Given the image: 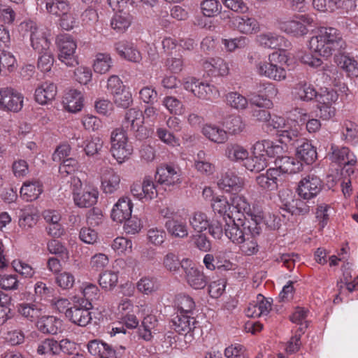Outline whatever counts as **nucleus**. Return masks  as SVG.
<instances>
[{"instance_id":"9d476101","label":"nucleus","mask_w":358,"mask_h":358,"mask_svg":"<svg viewBox=\"0 0 358 358\" xmlns=\"http://www.w3.org/2000/svg\"><path fill=\"white\" fill-rule=\"evenodd\" d=\"M228 220H225L224 234L226 236L234 243L238 244L243 240V237L247 235L248 229H251L253 227L252 222H243L240 218L236 222L232 217L227 214Z\"/></svg>"},{"instance_id":"bf43d9fd","label":"nucleus","mask_w":358,"mask_h":358,"mask_svg":"<svg viewBox=\"0 0 358 358\" xmlns=\"http://www.w3.org/2000/svg\"><path fill=\"white\" fill-rule=\"evenodd\" d=\"M222 43L227 52H234L236 49H243L249 43V39L245 36H239L234 38H223Z\"/></svg>"},{"instance_id":"39448f33","label":"nucleus","mask_w":358,"mask_h":358,"mask_svg":"<svg viewBox=\"0 0 358 358\" xmlns=\"http://www.w3.org/2000/svg\"><path fill=\"white\" fill-rule=\"evenodd\" d=\"M314 20L309 15H297L291 20H279L278 28L287 34L301 37L308 32V26L312 25Z\"/></svg>"},{"instance_id":"423d86ee","label":"nucleus","mask_w":358,"mask_h":358,"mask_svg":"<svg viewBox=\"0 0 358 358\" xmlns=\"http://www.w3.org/2000/svg\"><path fill=\"white\" fill-rule=\"evenodd\" d=\"M113 157L119 164H122L132 154V146L128 143L127 136L122 129H114L110 135Z\"/></svg>"},{"instance_id":"1a4fd4ad","label":"nucleus","mask_w":358,"mask_h":358,"mask_svg":"<svg viewBox=\"0 0 358 358\" xmlns=\"http://www.w3.org/2000/svg\"><path fill=\"white\" fill-rule=\"evenodd\" d=\"M23 96L16 90L10 87L0 88V109L17 113L23 107Z\"/></svg>"},{"instance_id":"a18cd8bd","label":"nucleus","mask_w":358,"mask_h":358,"mask_svg":"<svg viewBox=\"0 0 358 358\" xmlns=\"http://www.w3.org/2000/svg\"><path fill=\"white\" fill-rule=\"evenodd\" d=\"M131 17L127 13L119 11L111 19L110 26L118 33L124 32L131 25Z\"/></svg>"},{"instance_id":"4d7b16f0","label":"nucleus","mask_w":358,"mask_h":358,"mask_svg":"<svg viewBox=\"0 0 358 358\" xmlns=\"http://www.w3.org/2000/svg\"><path fill=\"white\" fill-rule=\"evenodd\" d=\"M200 8L205 17H213L222 10V5L217 0H203L200 3Z\"/></svg>"},{"instance_id":"79ce46f5","label":"nucleus","mask_w":358,"mask_h":358,"mask_svg":"<svg viewBox=\"0 0 358 358\" xmlns=\"http://www.w3.org/2000/svg\"><path fill=\"white\" fill-rule=\"evenodd\" d=\"M202 133L210 141L217 143H223L228 138L227 131L215 125L206 124L202 129Z\"/></svg>"},{"instance_id":"bb28decb","label":"nucleus","mask_w":358,"mask_h":358,"mask_svg":"<svg viewBox=\"0 0 358 358\" xmlns=\"http://www.w3.org/2000/svg\"><path fill=\"white\" fill-rule=\"evenodd\" d=\"M203 69L211 76H224L229 73L228 64L222 58H210L203 64Z\"/></svg>"},{"instance_id":"de8ad7c7","label":"nucleus","mask_w":358,"mask_h":358,"mask_svg":"<svg viewBox=\"0 0 358 358\" xmlns=\"http://www.w3.org/2000/svg\"><path fill=\"white\" fill-rule=\"evenodd\" d=\"M294 96L301 101H309L316 97L317 92L310 84L299 83L295 87Z\"/></svg>"},{"instance_id":"f257e3e1","label":"nucleus","mask_w":358,"mask_h":358,"mask_svg":"<svg viewBox=\"0 0 358 358\" xmlns=\"http://www.w3.org/2000/svg\"><path fill=\"white\" fill-rule=\"evenodd\" d=\"M309 48L319 56L328 58L335 52L345 50L346 43L338 29L334 27H321L310 38Z\"/></svg>"},{"instance_id":"6e6552de","label":"nucleus","mask_w":358,"mask_h":358,"mask_svg":"<svg viewBox=\"0 0 358 358\" xmlns=\"http://www.w3.org/2000/svg\"><path fill=\"white\" fill-rule=\"evenodd\" d=\"M183 85L186 90L201 99L213 100L220 96V92L215 86L201 82L195 78H187Z\"/></svg>"},{"instance_id":"dca6fc26","label":"nucleus","mask_w":358,"mask_h":358,"mask_svg":"<svg viewBox=\"0 0 358 358\" xmlns=\"http://www.w3.org/2000/svg\"><path fill=\"white\" fill-rule=\"evenodd\" d=\"M231 27L246 35L255 34L260 31V25L257 19L248 15H237L232 17Z\"/></svg>"},{"instance_id":"58836bf2","label":"nucleus","mask_w":358,"mask_h":358,"mask_svg":"<svg viewBox=\"0 0 358 358\" xmlns=\"http://www.w3.org/2000/svg\"><path fill=\"white\" fill-rule=\"evenodd\" d=\"M279 176L278 169H269L265 174L257 177L258 185L264 189L273 190L277 187V180Z\"/></svg>"},{"instance_id":"ddd939ff","label":"nucleus","mask_w":358,"mask_h":358,"mask_svg":"<svg viewBox=\"0 0 358 358\" xmlns=\"http://www.w3.org/2000/svg\"><path fill=\"white\" fill-rule=\"evenodd\" d=\"M256 41L261 47L268 49H279L285 52V48L290 47V42L283 36L271 31H266L256 36Z\"/></svg>"},{"instance_id":"e2e57ef3","label":"nucleus","mask_w":358,"mask_h":358,"mask_svg":"<svg viewBox=\"0 0 358 358\" xmlns=\"http://www.w3.org/2000/svg\"><path fill=\"white\" fill-rule=\"evenodd\" d=\"M103 141L101 137L93 136L85 141L84 151L87 156H94L101 150Z\"/></svg>"},{"instance_id":"72a5a7b5","label":"nucleus","mask_w":358,"mask_h":358,"mask_svg":"<svg viewBox=\"0 0 358 358\" xmlns=\"http://www.w3.org/2000/svg\"><path fill=\"white\" fill-rule=\"evenodd\" d=\"M36 353L42 358H55L59 355L57 341L51 338L40 341L36 346Z\"/></svg>"},{"instance_id":"2f4dec72","label":"nucleus","mask_w":358,"mask_h":358,"mask_svg":"<svg viewBox=\"0 0 358 358\" xmlns=\"http://www.w3.org/2000/svg\"><path fill=\"white\" fill-rule=\"evenodd\" d=\"M57 94V87L52 83H44L36 89L35 99L41 104H47L52 101Z\"/></svg>"},{"instance_id":"09e8293b","label":"nucleus","mask_w":358,"mask_h":358,"mask_svg":"<svg viewBox=\"0 0 358 358\" xmlns=\"http://www.w3.org/2000/svg\"><path fill=\"white\" fill-rule=\"evenodd\" d=\"M336 62L349 76H358V62L354 58L341 55L337 58Z\"/></svg>"},{"instance_id":"c03bdc74","label":"nucleus","mask_w":358,"mask_h":358,"mask_svg":"<svg viewBox=\"0 0 358 358\" xmlns=\"http://www.w3.org/2000/svg\"><path fill=\"white\" fill-rule=\"evenodd\" d=\"M174 303L179 313L193 315L196 306L194 299L190 296L179 294L176 296Z\"/></svg>"},{"instance_id":"c85d7f7f","label":"nucleus","mask_w":358,"mask_h":358,"mask_svg":"<svg viewBox=\"0 0 358 358\" xmlns=\"http://www.w3.org/2000/svg\"><path fill=\"white\" fill-rule=\"evenodd\" d=\"M299 135L300 129L298 121L294 120H288L286 128H284L279 134L280 141L278 143H280L281 145L282 143L291 144H294L295 142L300 143L301 140H299Z\"/></svg>"},{"instance_id":"4468645a","label":"nucleus","mask_w":358,"mask_h":358,"mask_svg":"<svg viewBox=\"0 0 358 358\" xmlns=\"http://www.w3.org/2000/svg\"><path fill=\"white\" fill-rule=\"evenodd\" d=\"M217 186L226 192L237 193L244 188L245 180L239 177L234 171L228 170L221 175Z\"/></svg>"},{"instance_id":"69168bd1","label":"nucleus","mask_w":358,"mask_h":358,"mask_svg":"<svg viewBox=\"0 0 358 358\" xmlns=\"http://www.w3.org/2000/svg\"><path fill=\"white\" fill-rule=\"evenodd\" d=\"M113 96L114 103L120 108H127L133 102L131 93L125 88Z\"/></svg>"},{"instance_id":"680f3d73","label":"nucleus","mask_w":358,"mask_h":358,"mask_svg":"<svg viewBox=\"0 0 358 358\" xmlns=\"http://www.w3.org/2000/svg\"><path fill=\"white\" fill-rule=\"evenodd\" d=\"M81 289L83 296H75V299L79 301L87 300L88 302L91 303L93 300L97 299L99 289L96 285L89 282L83 283Z\"/></svg>"},{"instance_id":"7c9ffc66","label":"nucleus","mask_w":358,"mask_h":358,"mask_svg":"<svg viewBox=\"0 0 358 358\" xmlns=\"http://www.w3.org/2000/svg\"><path fill=\"white\" fill-rule=\"evenodd\" d=\"M61 321L54 316L41 315L36 323L38 329L43 334H57L61 327Z\"/></svg>"},{"instance_id":"ea45409f","label":"nucleus","mask_w":358,"mask_h":358,"mask_svg":"<svg viewBox=\"0 0 358 358\" xmlns=\"http://www.w3.org/2000/svg\"><path fill=\"white\" fill-rule=\"evenodd\" d=\"M210 221L208 215L200 210L192 213L189 217V225L196 233L206 231L209 227Z\"/></svg>"},{"instance_id":"f3484780","label":"nucleus","mask_w":358,"mask_h":358,"mask_svg":"<svg viewBox=\"0 0 358 358\" xmlns=\"http://www.w3.org/2000/svg\"><path fill=\"white\" fill-rule=\"evenodd\" d=\"M184 278L186 282L194 289H203L207 285V278L203 272L197 267L188 263L186 267H183Z\"/></svg>"},{"instance_id":"f704fd0d","label":"nucleus","mask_w":358,"mask_h":358,"mask_svg":"<svg viewBox=\"0 0 358 358\" xmlns=\"http://www.w3.org/2000/svg\"><path fill=\"white\" fill-rule=\"evenodd\" d=\"M164 227L168 234L173 238H185L188 236L189 229L185 220L177 218L169 222H165Z\"/></svg>"},{"instance_id":"f8f14e48","label":"nucleus","mask_w":358,"mask_h":358,"mask_svg":"<svg viewBox=\"0 0 358 358\" xmlns=\"http://www.w3.org/2000/svg\"><path fill=\"white\" fill-rule=\"evenodd\" d=\"M138 312L143 315L147 314L144 317L141 326L138 328V335L142 339L150 341L155 333L158 320L155 315L149 314L150 308L146 303L138 306Z\"/></svg>"},{"instance_id":"a19ab883","label":"nucleus","mask_w":358,"mask_h":358,"mask_svg":"<svg viewBox=\"0 0 358 358\" xmlns=\"http://www.w3.org/2000/svg\"><path fill=\"white\" fill-rule=\"evenodd\" d=\"M44 2L47 13L57 17L64 12L71 10L68 0H44Z\"/></svg>"},{"instance_id":"864d4df0","label":"nucleus","mask_w":358,"mask_h":358,"mask_svg":"<svg viewBox=\"0 0 358 358\" xmlns=\"http://www.w3.org/2000/svg\"><path fill=\"white\" fill-rule=\"evenodd\" d=\"M226 101L230 107L237 110H243L248 108V99L237 92H231L226 95Z\"/></svg>"},{"instance_id":"7ed1b4c3","label":"nucleus","mask_w":358,"mask_h":358,"mask_svg":"<svg viewBox=\"0 0 358 358\" xmlns=\"http://www.w3.org/2000/svg\"><path fill=\"white\" fill-rule=\"evenodd\" d=\"M285 52H273L269 54L267 60H261L255 64V70L258 75L267 78L281 81L287 77L285 69L278 64L285 62Z\"/></svg>"},{"instance_id":"0e129e2a","label":"nucleus","mask_w":358,"mask_h":358,"mask_svg":"<svg viewBox=\"0 0 358 358\" xmlns=\"http://www.w3.org/2000/svg\"><path fill=\"white\" fill-rule=\"evenodd\" d=\"M211 207L215 213L222 216L223 220H228L225 216L228 210L231 208V205L224 196H217L213 200Z\"/></svg>"},{"instance_id":"4c0bfd02","label":"nucleus","mask_w":358,"mask_h":358,"mask_svg":"<svg viewBox=\"0 0 358 358\" xmlns=\"http://www.w3.org/2000/svg\"><path fill=\"white\" fill-rule=\"evenodd\" d=\"M296 155L306 164H312L317 159L315 148L306 139H301L300 144L297 145Z\"/></svg>"},{"instance_id":"13d9d810","label":"nucleus","mask_w":358,"mask_h":358,"mask_svg":"<svg viewBox=\"0 0 358 358\" xmlns=\"http://www.w3.org/2000/svg\"><path fill=\"white\" fill-rule=\"evenodd\" d=\"M47 249L50 253L57 255L62 260H66L69 257L68 249L58 240L53 239L48 241Z\"/></svg>"},{"instance_id":"6ab92c4d","label":"nucleus","mask_w":358,"mask_h":358,"mask_svg":"<svg viewBox=\"0 0 358 358\" xmlns=\"http://www.w3.org/2000/svg\"><path fill=\"white\" fill-rule=\"evenodd\" d=\"M196 320L192 315L178 313L172 320L173 327L179 334H185V339L192 337V331L195 328Z\"/></svg>"},{"instance_id":"774afa93","label":"nucleus","mask_w":358,"mask_h":358,"mask_svg":"<svg viewBox=\"0 0 358 358\" xmlns=\"http://www.w3.org/2000/svg\"><path fill=\"white\" fill-rule=\"evenodd\" d=\"M344 128L345 131L343 134L345 140L352 144L358 143V124L352 122H346Z\"/></svg>"},{"instance_id":"603ef678","label":"nucleus","mask_w":358,"mask_h":358,"mask_svg":"<svg viewBox=\"0 0 358 358\" xmlns=\"http://www.w3.org/2000/svg\"><path fill=\"white\" fill-rule=\"evenodd\" d=\"M227 133L236 135L241 133L245 127V124L239 115H231L224 122Z\"/></svg>"},{"instance_id":"a878e982","label":"nucleus","mask_w":358,"mask_h":358,"mask_svg":"<svg viewBox=\"0 0 358 358\" xmlns=\"http://www.w3.org/2000/svg\"><path fill=\"white\" fill-rule=\"evenodd\" d=\"M280 155L275 156V168L278 169V173H295L302 169V164L296 159L287 156L280 157Z\"/></svg>"},{"instance_id":"c756f323","label":"nucleus","mask_w":358,"mask_h":358,"mask_svg":"<svg viewBox=\"0 0 358 358\" xmlns=\"http://www.w3.org/2000/svg\"><path fill=\"white\" fill-rule=\"evenodd\" d=\"M115 48L120 57L130 62H139L141 60L140 52L129 41H119L115 44Z\"/></svg>"},{"instance_id":"4be33fe9","label":"nucleus","mask_w":358,"mask_h":358,"mask_svg":"<svg viewBox=\"0 0 358 358\" xmlns=\"http://www.w3.org/2000/svg\"><path fill=\"white\" fill-rule=\"evenodd\" d=\"M101 187L106 194L114 193L119 189L120 177L109 167H104L101 170Z\"/></svg>"},{"instance_id":"473e14b6","label":"nucleus","mask_w":358,"mask_h":358,"mask_svg":"<svg viewBox=\"0 0 358 358\" xmlns=\"http://www.w3.org/2000/svg\"><path fill=\"white\" fill-rule=\"evenodd\" d=\"M192 262L188 259H180L178 255L168 252L163 258V266L169 272L176 274L180 272V268L186 267Z\"/></svg>"},{"instance_id":"e433bc0d","label":"nucleus","mask_w":358,"mask_h":358,"mask_svg":"<svg viewBox=\"0 0 358 358\" xmlns=\"http://www.w3.org/2000/svg\"><path fill=\"white\" fill-rule=\"evenodd\" d=\"M42 192V185L38 180L27 181L20 189L21 196L27 201L36 200Z\"/></svg>"},{"instance_id":"3c124183","label":"nucleus","mask_w":358,"mask_h":358,"mask_svg":"<svg viewBox=\"0 0 358 358\" xmlns=\"http://www.w3.org/2000/svg\"><path fill=\"white\" fill-rule=\"evenodd\" d=\"M16 68L17 62L13 55L3 50L0 55V73L6 76L14 71Z\"/></svg>"},{"instance_id":"6e6d98bb","label":"nucleus","mask_w":358,"mask_h":358,"mask_svg":"<svg viewBox=\"0 0 358 358\" xmlns=\"http://www.w3.org/2000/svg\"><path fill=\"white\" fill-rule=\"evenodd\" d=\"M118 282V274L113 271H105L100 273L99 278V285L105 290H111Z\"/></svg>"},{"instance_id":"c9c22d12","label":"nucleus","mask_w":358,"mask_h":358,"mask_svg":"<svg viewBox=\"0 0 358 358\" xmlns=\"http://www.w3.org/2000/svg\"><path fill=\"white\" fill-rule=\"evenodd\" d=\"M63 103L67 110L76 113L81 110L83 107V96L77 90H69L66 92Z\"/></svg>"},{"instance_id":"37998d69","label":"nucleus","mask_w":358,"mask_h":358,"mask_svg":"<svg viewBox=\"0 0 358 358\" xmlns=\"http://www.w3.org/2000/svg\"><path fill=\"white\" fill-rule=\"evenodd\" d=\"M113 65V60L108 53L96 54L93 62V69L96 73L104 74L109 71Z\"/></svg>"},{"instance_id":"aec40b11","label":"nucleus","mask_w":358,"mask_h":358,"mask_svg":"<svg viewBox=\"0 0 358 358\" xmlns=\"http://www.w3.org/2000/svg\"><path fill=\"white\" fill-rule=\"evenodd\" d=\"M253 227L248 229L247 235L243 237L241 242L238 243L240 250L245 255H252L258 251V244L256 236L260 233V228L256 222H252Z\"/></svg>"},{"instance_id":"9b49d317","label":"nucleus","mask_w":358,"mask_h":358,"mask_svg":"<svg viewBox=\"0 0 358 358\" xmlns=\"http://www.w3.org/2000/svg\"><path fill=\"white\" fill-rule=\"evenodd\" d=\"M322 187V182L319 177L315 175H308L299 182L297 192L301 198L309 200L315 197L321 191Z\"/></svg>"},{"instance_id":"412c9836","label":"nucleus","mask_w":358,"mask_h":358,"mask_svg":"<svg viewBox=\"0 0 358 358\" xmlns=\"http://www.w3.org/2000/svg\"><path fill=\"white\" fill-rule=\"evenodd\" d=\"M143 113L136 108H130L125 114L123 126L128 130L137 133L136 136L141 138L140 134L144 130L143 127Z\"/></svg>"},{"instance_id":"2eb2a0df","label":"nucleus","mask_w":358,"mask_h":358,"mask_svg":"<svg viewBox=\"0 0 358 358\" xmlns=\"http://www.w3.org/2000/svg\"><path fill=\"white\" fill-rule=\"evenodd\" d=\"M30 41L31 47L38 54L50 50V41L47 31L33 22L30 25Z\"/></svg>"},{"instance_id":"5701e85b","label":"nucleus","mask_w":358,"mask_h":358,"mask_svg":"<svg viewBox=\"0 0 358 358\" xmlns=\"http://www.w3.org/2000/svg\"><path fill=\"white\" fill-rule=\"evenodd\" d=\"M132 208L133 204L129 197H121L112 209V219L117 222H124L131 216Z\"/></svg>"},{"instance_id":"b1692460","label":"nucleus","mask_w":358,"mask_h":358,"mask_svg":"<svg viewBox=\"0 0 358 358\" xmlns=\"http://www.w3.org/2000/svg\"><path fill=\"white\" fill-rule=\"evenodd\" d=\"M330 158L332 162L339 165L354 166L357 163V158L348 148L331 146Z\"/></svg>"},{"instance_id":"a211bd4d","label":"nucleus","mask_w":358,"mask_h":358,"mask_svg":"<svg viewBox=\"0 0 358 358\" xmlns=\"http://www.w3.org/2000/svg\"><path fill=\"white\" fill-rule=\"evenodd\" d=\"M155 179L160 185L173 186L181 182L180 172L171 165L163 166L157 169Z\"/></svg>"},{"instance_id":"cd10ccee","label":"nucleus","mask_w":358,"mask_h":358,"mask_svg":"<svg viewBox=\"0 0 358 358\" xmlns=\"http://www.w3.org/2000/svg\"><path fill=\"white\" fill-rule=\"evenodd\" d=\"M44 306L40 303H21L17 305V311L29 321H34L45 313Z\"/></svg>"},{"instance_id":"393cba45","label":"nucleus","mask_w":358,"mask_h":358,"mask_svg":"<svg viewBox=\"0 0 358 358\" xmlns=\"http://www.w3.org/2000/svg\"><path fill=\"white\" fill-rule=\"evenodd\" d=\"M99 192L96 188L88 187L83 192L74 193L73 201L80 208H89L97 202Z\"/></svg>"},{"instance_id":"338daca9","label":"nucleus","mask_w":358,"mask_h":358,"mask_svg":"<svg viewBox=\"0 0 358 358\" xmlns=\"http://www.w3.org/2000/svg\"><path fill=\"white\" fill-rule=\"evenodd\" d=\"M194 246L202 252H209L211 250V242L206 234L196 233L190 237Z\"/></svg>"},{"instance_id":"5fc2aeb1","label":"nucleus","mask_w":358,"mask_h":358,"mask_svg":"<svg viewBox=\"0 0 358 358\" xmlns=\"http://www.w3.org/2000/svg\"><path fill=\"white\" fill-rule=\"evenodd\" d=\"M225 155L231 161L245 162L249 153L243 146L238 144H232L227 146Z\"/></svg>"},{"instance_id":"49530a36","label":"nucleus","mask_w":358,"mask_h":358,"mask_svg":"<svg viewBox=\"0 0 358 358\" xmlns=\"http://www.w3.org/2000/svg\"><path fill=\"white\" fill-rule=\"evenodd\" d=\"M136 288L139 292L149 295L157 291L159 285L156 278L143 276L137 282Z\"/></svg>"},{"instance_id":"052dcab7","label":"nucleus","mask_w":358,"mask_h":358,"mask_svg":"<svg viewBox=\"0 0 358 358\" xmlns=\"http://www.w3.org/2000/svg\"><path fill=\"white\" fill-rule=\"evenodd\" d=\"M56 285L63 290L71 289L75 283L74 275L68 271H63L55 275Z\"/></svg>"},{"instance_id":"8fccbe9b","label":"nucleus","mask_w":358,"mask_h":358,"mask_svg":"<svg viewBox=\"0 0 358 358\" xmlns=\"http://www.w3.org/2000/svg\"><path fill=\"white\" fill-rule=\"evenodd\" d=\"M87 346L88 352L94 357H106L113 352L109 345L97 340L90 341Z\"/></svg>"},{"instance_id":"20e7f679","label":"nucleus","mask_w":358,"mask_h":358,"mask_svg":"<svg viewBox=\"0 0 358 358\" xmlns=\"http://www.w3.org/2000/svg\"><path fill=\"white\" fill-rule=\"evenodd\" d=\"M55 43L58 49V59L61 62L69 67L78 64L76 55L77 43L71 35L67 34L58 35Z\"/></svg>"},{"instance_id":"0eeeda50","label":"nucleus","mask_w":358,"mask_h":358,"mask_svg":"<svg viewBox=\"0 0 358 358\" xmlns=\"http://www.w3.org/2000/svg\"><path fill=\"white\" fill-rule=\"evenodd\" d=\"M92 308L91 302L79 301L73 298V304L65 311L69 320L80 327L87 326L92 320L90 310Z\"/></svg>"},{"instance_id":"f03ea898","label":"nucleus","mask_w":358,"mask_h":358,"mask_svg":"<svg viewBox=\"0 0 358 358\" xmlns=\"http://www.w3.org/2000/svg\"><path fill=\"white\" fill-rule=\"evenodd\" d=\"M284 148L280 143L270 140L259 141L252 146L253 157H248L243 165L250 171L259 172L267 167V157H275L282 154Z\"/></svg>"}]
</instances>
